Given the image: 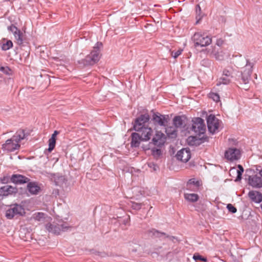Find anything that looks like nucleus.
Returning <instances> with one entry per match:
<instances>
[{"label": "nucleus", "instance_id": "obj_1", "mask_svg": "<svg viewBox=\"0 0 262 262\" xmlns=\"http://www.w3.org/2000/svg\"><path fill=\"white\" fill-rule=\"evenodd\" d=\"M25 137V132L23 129H19L13 136V137L8 139L5 143L2 145V148L4 150L8 152L14 151L17 150L20 147L19 142Z\"/></svg>", "mask_w": 262, "mask_h": 262}, {"label": "nucleus", "instance_id": "obj_2", "mask_svg": "<svg viewBox=\"0 0 262 262\" xmlns=\"http://www.w3.org/2000/svg\"><path fill=\"white\" fill-rule=\"evenodd\" d=\"M102 46L101 42H97L91 53L86 56L85 59L79 61V63L82 64L84 66H87L93 65L97 62L100 59V48Z\"/></svg>", "mask_w": 262, "mask_h": 262}, {"label": "nucleus", "instance_id": "obj_3", "mask_svg": "<svg viewBox=\"0 0 262 262\" xmlns=\"http://www.w3.org/2000/svg\"><path fill=\"white\" fill-rule=\"evenodd\" d=\"M192 39L195 46L206 47L212 42V37L206 33L196 32L194 34Z\"/></svg>", "mask_w": 262, "mask_h": 262}, {"label": "nucleus", "instance_id": "obj_4", "mask_svg": "<svg viewBox=\"0 0 262 262\" xmlns=\"http://www.w3.org/2000/svg\"><path fill=\"white\" fill-rule=\"evenodd\" d=\"M25 214L24 207L20 205L15 204L10 205L6 211L5 216L8 219H12L15 216H23Z\"/></svg>", "mask_w": 262, "mask_h": 262}, {"label": "nucleus", "instance_id": "obj_5", "mask_svg": "<svg viewBox=\"0 0 262 262\" xmlns=\"http://www.w3.org/2000/svg\"><path fill=\"white\" fill-rule=\"evenodd\" d=\"M254 64V62H251L249 59L246 60V64L242 71V80L244 84L248 83L250 81Z\"/></svg>", "mask_w": 262, "mask_h": 262}, {"label": "nucleus", "instance_id": "obj_6", "mask_svg": "<svg viewBox=\"0 0 262 262\" xmlns=\"http://www.w3.org/2000/svg\"><path fill=\"white\" fill-rule=\"evenodd\" d=\"M69 228L67 223L62 221H58V223L53 222L52 224L47 225L46 228L52 233L56 234H60L61 231H64Z\"/></svg>", "mask_w": 262, "mask_h": 262}, {"label": "nucleus", "instance_id": "obj_7", "mask_svg": "<svg viewBox=\"0 0 262 262\" xmlns=\"http://www.w3.org/2000/svg\"><path fill=\"white\" fill-rule=\"evenodd\" d=\"M192 130L198 135L203 134L206 130L204 121L201 118H195L192 120Z\"/></svg>", "mask_w": 262, "mask_h": 262}, {"label": "nucleus", "instance_id": "obj_8", "mask_svg": "<svg viewBox=\"0 0 262 262\" xmlns=\"http://www.w3.org/2000/svg\"><path fill=\"white\" fill-rule=\"evenodd\" d=\"M207 126L209 131L214 134L218 131L220 126V120L215 116L210 115L207 119Z\"/></svg>", "mask_w": 262, "mask_h": 262}, {"label": "nucleus", "instance_id": "obj_9", "mask_svg": "<svg viewBox=\"0 0 262 262\" xmlns=\"http://www.w3.org/2000/svg\"><path fill=\"white\" fill-rule=\"evenodd\" d=\"M225 158L229 161H234L238 160L241 157L240 150L234 147L229 148L225 152Z\"/></svg>", "mask_w": 262, "mask_h": 262}, {"label": "nucleus", "instance_id": "obj_10", "mask_svg": "<svg viewBox=\"0 0 262 262\" xmlns=\"http://www.w3.org/2000/svg\"><path fill=\"white\" fill-rule=\"evenodd\" d=\"M149 120V116L147 114L140 115L137 118L134 124V129L135 130H139L141 127L147 126L146 123Z\"/></svg>", "mask_w": 262, "mask_h": 262}, {"label": "nucleus", "instance_id": "obj_11", "mask_svg": "<svg viewBox=\"0 0 262 262\" xmlns=\"http://www.w3.org/2000/svg\"><path fill=\"white\" fill-rule=\"evenodd\" d=\"M140 135L142 138L143 141H148L153 135V130L151 127L148 126H145L141 127L139 130H136Z\"/></svg>", "mask_w": 262, "mask_h": 262}, {"label": "nucleus", "instance_id": "obj_12", "mask_svg": "<svg viewBox=\"0 0 262 262\" xmlns=\"http://www.w3.org/2000/svg\"><path fill=\"white\" fill-rule=\"evenodd\" d=\"M208 53L211 57L215 58L217 60H223L224 59L225 53L221 49H217L213 47L211 49L208 51Z\"/></svg>", "mask_w": 262, "mask_h": 262}, {"label": "nucleus", "instance_id": "obj_13", "mask_svg": "<svg viewBox=\"0 0 262 262\" xmlns=\"http://www.w3.org/2000/svg\"><path fill=\"white\" fill-rule=\"evenodd\" d=\"M176 157L178 160L186 162L191 157L190 151L189 149L183 148L177 152Z\"/></svg>", "mask_w": 262, "mask_h": 262}, {"label": "nucleus", "instance_id": "obj_14", "mask_svg": "<svg viewBox=\"0 0 262 262\" xmlns=\"http://www.w3.org/2000/svg\"><path fill=\"white\" fill-rule=\"evenodd\" d=\"M8 29L13 33L17 43L19 45H21L23 43V33L13 25L8 27Z\"/></svg>", "mask_w": 262, "mask_h": 262}, {"label": "nucleus", "instance_id": "obj_15", "mask_svg": "<svg viewBox=\"0 0 262 262\" xmlns=\"http://www.w3.org/2000/svg\"><path fill=\"white\" fill-rule=\"evenodd\" d=\"M152 141L154 145L158 146L163 145L165 141V135L161 132H157L152 138Z\"/></svg>", "mask_w": 262, "mask_h": 262}, {"label": "nucleus", "instance_id": "obj_16", "mask_svg": "<svg viewBox=\"0 0 262 262\" xmlns=\"http://www.w3.org/2000/svg\"><path fill=\"white\" fill-rule=\"evenodd\" d=\"M154 123L160 126H165L167 122V118L165 115L159 113H154L152 118Z\"/></svg>", "mask_w": 262, "mask_h": 262}, {"label": "nucleus", "instance_id": "obj_17", "mask_svg": "<svg viewBox=\"0 0 262 262\" xmlns=\"http://www.w3.org/2000/svg\"><path fill=\"white\" fill-rule=\"evenodd\" d=\"M249 184L253 187L262 188V179L257 176L250 177Z\"/></svg>", "mask_w": 262, "mask_h": 262}, {"label": "nucleus", "instance_id": "obj_18", "mask_svg": "<svg viewBox=\"0 0 262 262\" xmlns=\"http://www.w3.org/2000/svg\"><path fill=\"white\" fill-rule=\"evenodd\" d=\"M200 186V182L194 179H190L187 183L186 188L191 191H197Z\"/></svg>", "mask_w": 262, "mask_h": 262}, {"label": "nucleus", "instance_id": "obj_19", "mask_svg": "<svg viewBox=\"0 0 262 262\" xmlns=\"http://www.w3.org/2000/svg\"><path fill=\"white\" fill-rule=\"evenodd\" d=\"M30 179L23 175L13 174L11 177V181L15 184H24L28 183Z\"/></svg>", "mask_w": 262, "mask_h": 262}, {"label": "nucleus", "instance_id": "obj_20", "mask_svg": "<svg viewBox=\"0 0 262 262\" xmlns=\"http://www.w3.org/2000/svg\"><path fill=\"white\" fill-rule=\"evenodd\" d=\"M16 191V188L10 185H6L0 188V198L3 196H7L15 193Z\"/></svg>", "mask_w": 262, "mask_h": 262}, {"label": "nucleus", "instance_id": "obj_21", "mask_svg": "<svg viewBox=\"0 0 262 262\" xmlns=\"http://www.w3.org/2000/svg\"><path fill=\"white\" fill-rule=\"evenodd\" d=\"M132 141L130 142L132 147H139L141 141H143L142 138H141L140 133H133L131 135Z\"/></svg>", "mask_w": 262, "mask_h": 262}, {"label": "nucleus", "instance_id": "obj_22", "mask_svg": "<svg viewBox=\"0 0 262 262\" xmlns=\"http://www.w3.org/2000/svg\"><path fill=\"white\" fill-rule=\"evenodd\" d=\"M248 196L251 200L255 203H260L262 201V194L257 191H250Z\"/></svg>", "mask_w": 262, "mask_h": 262}, {"label": "nucleus", "instance_id": "obj_23", "mask_svg": "<svg viewBox=\"0 0 262 262\" xmlns=\"http://www.w3.org/2000/svg\"><path fill=\"white\" fill-rule=\"evenodd\" d=\"M187 142L190 146H199L204 140L202 138H198L196 136H190L187 139Z\"/></svg>", "mask_w": 262, "mask_h": 262}, {"label": "nucleus", "instance_id": "obj_24", "mask_svg": "<svg viewBox=\"0 0 262 262\" xmlns=\"http://www.w3.org/2000/svg\"><path fill=\"white\" fill-rule=\"evenodd\" d=\"M27 189L32 194H36L40 190V187L35 182H30L28 184Z\"/></svg>", "mask_w": 262, "mask_h": 262}, {"label": "nucleus", "instance_id": "obj_25", "mask_svg": "<svg viewBox=\"0 0 262 262\" xmlns=\"http://www.w3.org/2000/svg\"><path fill=\"white\" fill-rule=\"evenodd\" d=\"M237 71L232 67H228L223 71V75H225L231 79L234 75H236Z\"/></svg>", "mask_w": 262, "mask_h": 262}, {"label": "nucleus", "instance_id": "obj_26", "mask_svg": "<svg viewBox=\"0 0 262 262\" xmlns=\"http://www.w3.org/2000/svg\"><path fill=\"white\" fill-rule=\"evenodd\" d=\"M165 132L169 138H176L177 135V128L174 126H168L165 128Z\"/></svg>", "mask_w": 262, "mask_h": 262}, {"label": "nucleus", "instance_id": "obj_27", "mask_svg": "<svg viewBox=\"0 0 262 262\" xmlns=\"http://www.w3.org/2000/svg\"><path fill=\"white\" fill-rule=\"evenodd\" d=\"M174 126L177 128H182L184 125V120L182 116H176L173 119Z\"/></svg>", "mask_w": 262, "mask_h": 262}, {"label": "nucleus", "instance_id": "obj_28", "mask_svg": "<svg viewBox=\"0 0 262 262\" xmlns=\"http://www.w3.org/2000/svg\"><path fill=\"white\" fill-rule=\"evenodd\" d=\"M184 198L189 202H196L199 200V195L195 193H184Z\"/></svg>", "mask_w": 262, "mask_h": 262}, {"label": "nucleus", "instance_id": "obj_29", "mask_svg": "<svg viewBox=\"0 0 262 262\" xmlns=\"http://www.w3.org/2000/svg\"><path fill=\"white\" fill-rule=\"evenodd\" d=\"M231 80L230 78L223 74L222 76L218 79L216 85H220L221 84H228L231 82Z\"/></svg>", "mask_w": 262, "mask_h": 262}, {"label": "nucleus", "instance_id": "obj_30", "mask_svg": "<svg viewBox=\"0 0 262 262\" xmlns=\"http://www.w3.org/2000/svg\"><path fill=\"white\" fill-rule=\"evenodd\" d=\"M33 219L37 221H41L45 217V214L42 212L35 213L33 215Z\"/></svg>", "mask_w": 262, "mask_h": 262}, {"label": "nucleus", "instance_id": "obj_31", "mask_svg": "<svg viewBox=\"0 0 262 262\" xmlns=\"http://www.w3.org/2000/svg\"><path fill=\"white\" fill-rule=\"evenodd\" d=\"M49 143V148L48 151L49 152H51L55 147L56 144V139H53V138H50L48 141Z\"/></svg>", "mask_w": 262, "mask_h": 262}, {"label": "nucleus", "instance_id": "obj_32", "mask_svg": "<svg viewBox=\"0 0 262 262\" xmlns=\"http://www.w3.org/2000/svg\"><path fill=\"white\" fill-rule=\"evenodd\" d=\"M13 43L11 40H7L6 42L2 45V49L4 51H7L12 48Z\"/></svg>", "mask_w": 262, "mask_h": 262}, {"label": "nucleus", "instance_id": "obj_33", "mask_svg": "<svg viewBox=\"0 0 262 262\" xmlns=\"http://www.w3.org/2000/svg\"><path fill=\"white\" fill-rule=\"evenodd\" d=\"M237 168L238 169L237 171V176L236 178V180H240L242 179V175L243 172H244V168L243 166L241 165H238Z\"/></svg>", "mask_w": 262, "mask_h": 262}, {"label": "nucleus", "instance_id": "obj_34", "mask_svg": "<svg viewBox=\"0 0 262 262\" xmlns=\"http://www.w3.org/2000/svg\"><path fill=\"white\" fill-rule=\"evenodd\" d=\"M149 233H151L153 235H155L157 237H161V235H166V234L165 233L159 232V231H158L155 229H152L151 230H150L149 231Z\"/></svg>", "mask_w": 262, "mask_h": 262}, {"label": "nucleus", "instance_id": "obj_35", "mask_svg": "<svg viewBox=\"0 0 262 262\" xmlns=\"http://www.w3.org/2000/svg\"><path fill=\"white\" fill-rule=\"evenodd\" d=\"M193 258L198 262L199 260L206 261L207 259L206 258L202 257L201 255H199L198 253H195L193 256Z\"/></svg>", "mask_w": 262, "mask_h": 262}, {"label": "nucleus", "instance_id": "obj_36", "mask_svg": "<svg viewBox=\"0 0 262 262\" xmlns=\"http://www.w3.org/2000/svg\"><path fill=\"white\" fill-rule=\"evenodd\" d=\"M209 97L212 99L215 102H218L220 101V96L216 93H210L209 94Z\"/></svg>", "mask_w": 262, "mask_h": 262}, {"label": "nucleus", "instance_id": "obj_37", "mask_svg": "<svg viewBox=\"0 0 262 262\" xmlns=\"http://www.w3.org/2000/svg\"><path fill=\"white\" fill-rule=\"evenodd\" d=\"M10 180H11V178H10L8 176L6 175L4 176L3 177L0 178V181L3 184H7L8 183Z\"/></svg>", "mask_w": 262, "mask_h": 262}, {"label": "nucleus", "instance_id": "obj_38", "mask_svg": "<svg viewBox=\"0 0 262 262\" xmlns=\"http://www.w3.org/2000/svg\"><path fill=\"white\" fill-rule=\"evenodd\" d=\"M142 206V203H138L135 202H133L132 204V207L133 209L135 210H140Z\"/></svg>", "mask_w": 262, "mask_h": 262}, {"label": "nucleus", "instance_id": "obj_39", "mask_svg": "<svg viewBox=\"0 0 262 262\" xmlns=\"http://www.w3.org/2000/svg\"><path fill=\"white\" fill-rule=\"evenodd\" d=\"M182 50H178L176 52L172 51L171 53V55L174 58H177L179 55H180L182 52Z\"/></svg>", "mask_w": 262, "mask_h": 262}, {"label": "nucleus", "instance_id": "obj_40", "mask_svg": "<svg viewBox=\"0 0 262 262\" xmlns=\"http://www.w3.org/2000/svg\"><path fill=\"white\" fill-rule=\"evenodd\" d=\"M227 208L228 209L229 211L233 213H235L237 211L236 208L231 204H228Z\"/></svg>", "mask_w": 262, "mask_h": 262}, {"label": "nucleus", "instance_id": "obj_41", "mask_svg": "<svg viewBox=\"0 0 262 262\" xmlns=\"http://www.w3.org/2000/svg\"><path fill=\"white\" fill-rule=\"evenodd\" d=\"M152 154L154 156H159L161 155V150L159 149H153Z\"/></svg>", "mask_w": 262, "mask_h": 262}, {"label": "nucleus", "instance_id": "obj_42", "mask_svg": "<svg viewBox=\"0 0 262 262\" xmlns=\"http://www.w3.org/2000/svg\"><path fill=\"white\" fill-rule=\"evenodd\" d=\"M224 41L222 39H218L216 40V45L219 47L222 46L223 45Z\"/></svg>", "mask_w": 262, "mask_h": 262}, {"label": "nucleus", "instance_id": "obj_43", "mask_svg": "<svg viewBox=\"0 0 262 262\" xmlns=\"http://www.w3.org/2000/svg\"><path fill=\"white\" fill-rule=\"evenodd\" d=\"M148 166L151 167V168H152L154 170H157V168H158V166L155 164L154 163H150L148 164Z\"/></svg>", "mask_w": 262, "mask_h": 262}, {"label": "nucleus", "instance_id": "obj_44", "mask_svg": "<svg viewBox=\"0 0 262 262\" xmlns=\"http://www.w3.org/2000/svg\"><path fill=\"white\" fill-rule=\"evenodd\" d=\"M58 134H59V132H58L57 130H55L54 132V133L52 135V136L51 138H53V139H56V137Z\"/></svg>", "mask_w": 262, "mask_h": 262}, {"label": "nucleus", "instance_id": "obj_45", "mask_svg": "<svg viewBox=\"0 0 262 262\" xmlns=\"http://www.w3.org/2000/svg\"><path fill=\"white\" fill-rule=\"evenodd\" d=\"M167 237H168L170 240L173 241L174 239H176V238L174 236H166Z\"/></svg>", "mask_w": 262, "mask_h": 262}, {"label": "nucleus", "instance_id": "obj_46", "mask_svg": "<svg viewBox=\"0 0 262 262\" xmlns=\"http://www.w3.org/2000/svg\"><path fill=\"white\" fill-rule=\"evenodd\" d=\"M198 11H199V12L201 11V7L199 5H197L196 8V11L197 13H198Z\"/></svg>", "mask_w": 262, "mask_h": 262}, {"label": "nucleus", "instance_id": "obj_47", "mask_svg": "<svg viewBox=\"0 0 262 262\" xmlns=\"http://www.w3.org/2000/svg\"><path fill=\"white\" fill-rule=\"evenodd\" d=\"M259 174L261 177H262V169L259 171Z\"/></svg>", "mask_w": 262, "mask_h": 262}, {"label": "nucleus", "instance_id": "obj_48", "mask_svg": "<svg viewBox=\"0 0 262 262\" xmlns=\"http://www.w3.org/2000/svg\"><path fill=\"white\" fill-rule=\"evenodd\" d=\"M255 77L256 78V77H257V75H256V74H255Z\"/></svg>", "mask_w": 262, "mask_h": 262}]
</instances>
